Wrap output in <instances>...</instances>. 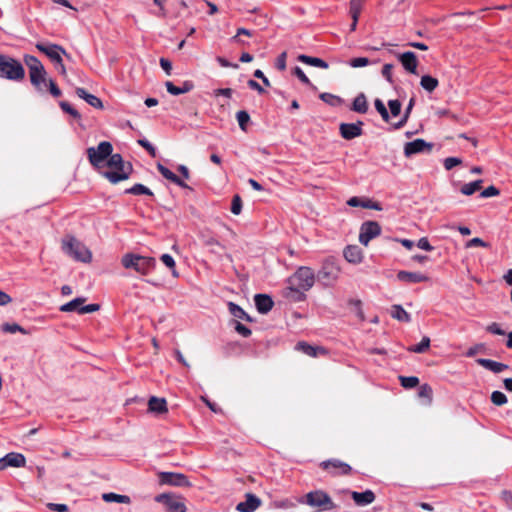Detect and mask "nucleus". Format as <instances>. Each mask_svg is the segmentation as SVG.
Segmentation results:
<instances>
[{
  "label": "nucleus",
  "mask_w": 512,
  "mask_h": 512,
  "mask_svg": "<svg viewBox=\"0 0 512 512\" xmlns=\"http://www.w3.org/2000/svg\"><path fill=\"white\" fill-rule=\"evenodd\" d=\"M107 165L112 170L104 171L102 175L112 184L127 180L133 171L131 163H125L122 156L118 153H111L107 159Z\"/></svg>",
  "instance_id": "1"
},
{
  "label": "nucleus",
  "mask_w": 512,
  "mask_h": 512,
  "mask_svg": "<svg viewBox=\"0 0 512 512\" xmlns=\"http://www.w3.org/2000/svg\"><path fill=\"white\" fill-rule=\"evenodd\" d=\"M157 170L165 179L171 181L172 183L178 185L179 187L189 188V186L180 177H178L175 173H173L171 170H169L161 163L157 164Z\"/></svg>",
  "instance_id": "27"
},
{
  "label": "nucleus",
  "mask_w": 512,
  "mask_h": 512,
  "mask_svg": "<svg viewBox=\"0 0 512 512\" xmlns=\"http://www.w3.org/2000/svg\"><path fill=\"white\" fill-rule=\"evenodd\" d=\"M418 397L425 400V405H431L433 401L432 387L427 383L422 384L418 390Z\"/></svg>",
  "instance_id": "36"
},
{
  "label": "nucleus",
  "mask_w": 512,
  "mask_h": 512,
  "mask_svg": "<svg viewBox=\"0 0 512 512\" xmlns=\"http://www.w3.org/2000/svg\"><path fill=\"white\" fill-rule=\"evenodd\" d=\"M289 282L303 291H308L315 283L314 271L306 266L299 267L290 277Z\"/></svg>",
  "instance_id": "10"
},
{
  "label": "nucleus",
  "mask_w": 512,
  "mask_h": 512,
  "mask_svg": "<svg viewBox=\"0 0 512 512\" xmlns=\"http://www.w3.org/2000/svg\"><path fill=\"white\" fill-rule=\"evenodd\" d=\"M340 267L333 257L325 259L322 263L321 269L317 273V278L324 285H332L340 275Z\"/></svg>",
  "instance_id": "9"
},
{
  "label": "nucleus",
  "mask_w": 512,
  "mask_h": 512,
  "mask_svg": "<svg viewBox=\"0 0 512 512\" xmlns=\"http://www.w3.org/2000/svg\"><path fill=\"white\" fill-rule=\"evenodd\" d=\"M476 246L488 247V243L484 242L481 238H478V237L472 238L471 240H469L466 243V248H471V247H476Z\"/></svg>",
  "instance_id": "62"
},
{
  "label": "nucleus",
  "mask_w": 512,
  "mask_h": 512,
  "mask_svg": "<svg viewBox=\"0 0 512 512\" xmlns=\"http://www.w3.org/2000/svg\"><path fill=\"white\" fill-rule=\"evenodd\" d=\"M397 278L407 283H421L429 281V277L419 272L399 271Z\"/></svg>",
  "instance_id": "23"
},
{
  "label": "nucleus",
  "mask_w": 512,
  "mask_h": 512,
  "mask_svg": "<svg viewBox=\"0 0 512 512\" xmlns=\"http://www.w3.org/2000/svg\"><path fill=\"white\" fill-rule=\"evenodd\" d=\"M242 210V199L239 195H234L231 203V212L235 215L241 213Z\"/></svg>",
  "instance_id": "53"
},
{
  "label": "nucleus",
  "mask_w": 512,
  "mask_h": 512,
  "mask_svg": "<svg viewBox=\"0 0 512 512\" xmlns=\"http://www.w3.org/2000/svg\"><path fill=\"white\" fill-rule=\"evenodd\" d=\"M228 310L230 314L237 320H245L247 322H252V318L237 304L233 302L228 303Z\"/></svg>",
  "instance_id": "34"
},
{
  "label": "nucleus",
  "mask_w": 512,
  "mask_h": 512,
  "mask_svg": "<svg viewBox=\"0 0 512 512\" xmlns=\"http://www.w3.org/2000/svg\"><path fill=\"white\" fill-rule=\"evenodd\" d=\"M236 118L239 124V127L242 131H247V125L250 122V116L245 110L238 111L236 113Z\"/></svg>",
  "instance_id": "47"
},
{
  "label": "nucleus",
  "mask_w": 512,
  "mask_h": 512,
  "mask_svg": "<svg viewBox=\"0 0 512 512\" xmlns=\"http://www.w3.org/2000/svg\"><path fill=\"white\" fill-rule=\"evenodd\" d=\"M482 183H483V180L479 179V180L464 184L460 188V192L464 195L470 196L482 188Z\"/></svg>",
  "instance_id": "41"
},
{
  "label": "nucleus",
  "mask_w": 512,
  "mask_h": 512,
  "mask_svg": "<svg viewBox=\"0 0 512 512\" xmlns=\"http://www.w3.org/2000/svg\"><path fill=\"white\" fill-rule=\"evenodd\" d=\"M433 148V144L426 142L424 139H415L411 142H407L404 146V155L406 157H411L412 155L423 153V152H431Z\"/></svg>",
  "instance_id": "16"
},
{
  "label": "nucleus",
  "mask_w": 512,
  "mask_h": 512,
  "mask_svg": "<svg viewBox=\"0 0 512 512\" xmlns=\"http://www.w3.org/2000/svg\"><path fill=\"white\" fill-rule=\"evenodd\" d=\"M374 105H375V109L377 110V112L381 115L382 119L385 121V122H388L389 119H390V116H389V113L384 105V103L382 102V100L380 99H376L374 101Z\"/></svg>",
  "instance_id": "50"
},
{
  "label": "nucleus",
  "mask_w": 512,
  "mask_h": 512,
  "mask_svg": "<svg viewBox=\"0 0 512 512\" xmlns=\"http://www.w3.org/2000/svg\"><path fill=\"white\" fill-rule=\"evenodd\" d=\"M420 85L424 90L433 92L438 87L439 82L436 78L430 75H424L421 77Z\"/></svg>",
  "instance_id": "39"
},
{
  "label": "nucleus",
  "mask_w": 512,
  "mask_h": 512,
  "mask_svg": "<svg viewBox=\"0 0 512 512\" xmlns=\"http://www.w3.org/2000/svg\"><path fill=\"white\" fill-rule=\"evenodd\" d=\"M391 316L400 321L408 323L411 321L410 314L407 313L401 305H393L391 308Z\"/></svg>",
  "instance_id": "35"
},
{
  "label": "nucleus",
  "mask_w": 512,
  "mask_h": 512,
  "mask_svg": "<svg viewBox=\"0 0 512 512\" xmlns=\"http://www.w3.org/2000/svg\"><path fill=\"white\" fill-rule=\"evenodd\" d=\"M286 52H282L276 59L275 66L278 70L284 71L286 69Z\"/></svg>",
  "instance_id": "60"
},
{
  "label": "nucleus",
  "mask_w": 512,
  "mask_h": 512,
  "mask_svg": "<svg viewBox=\"0 0 512 512\" xmlns=\"http://www.w3.org/2000/svg\"><path fill=\"white\" fill-rule=\"evenodd\" d=\"M319 98L326 104L333 106V107H339L344 104V100L341 97L331 94V93H326V92L321 93L319 95Z\"/></svg>",
  "instance_id": "38"
},
{
  "label": "nucleus",
  "mask_w": 512,
  "mask_h": 512,
  "mask_svg": "<svg viewBox=\"0 0 512 512\" xmlns=\"http://www.w3.org/2000/svg\"><path fill=\"white\" fill-rule=\"evenodd\" d=\"M25 77V70L20 61L0 54V78L11 81H22Z\"/></svg>",
  "instance_id": "2"
},
{
  "label": "nucleus",
  "mask_w": 512,
  "mask_h": 512,
  "mask_svg": "<svg viewBox=\"0 0 512 512\" xmlns=\"http://www.w3.org/2000/svg\"><path fill=\"white\" fill-rule=\"evenodd\" d=\"M362 121L357 123H341L340 134L346 140H351L362 135Z\"/></svg>",
  "instance_id": "18"
},
{
  "label": "nucleus",
  "mask_w": 512,
  "mask_h": 512,
  "mask_svg": "<svg viewBox=\"0 0 512 512\" xmlns=\"http://www.w3.org/2000/svg\"><path fill=\"white\" fill-rule=\"evenodd\" d=\"M85 301H86V299L82 298V297L75 298L72 301H70L66 304H63L60 307V311L61 312L77 311L79 314H87V313H93L100 309L99 304H89V305L83 306V303Z\"/></svg>",
  "instance_id": "12"
},
{
  "label": "nucleus",
  "mask_w": 512,
  "mask_h": 512,
  "mask_svg": "<svg viewBox=\"0 0 512 512\" xmlns=\"http://www.w3.org/2000/svg\"><path fill=\"white\" fill-rule=\"evenodd\" d=\"M430 347V338L427 336H424L420 343L417 345L411 346L408 348V351L414 352V353H424L426 352Z\"/></svg>",
  "instance_id": "44"
},
{
  "label": "nucleus",
  "mask_w": 512,
  "mask_h": 512,
  "mask_svg": "<svg viewBox=\"0 0 512 512\" xmlns=\"http://www.w3.org/2000/svg\"><path fill=\"white\" fill-rule=\"evenodd\" d=\"M397 58L408 73L417 75L418 59L414 52L397 54Z\"/></svg>",
  "instance_id": "17"
},
{
  "label": "nucleus",
  "mask_w": 512,
  "mask_h": 512,
  "mask_svg": "<svg viewBox=\"0 0 512 512\" xmlns=\"http://www.w3.org/2000/svg\"><path fill=\"white\" fill-rule=\"evenodd\" d=\"M414 105H415V98H414V97H412V98L409 100V103H408V105H407V107H406V109H405V112H404L403 117L401 118V120H400L398 123H396V124L394 125V128H395V129H400V128H402V127L407 123V121H408V119H409V116H410V113H411V111H412V109H413Z\"/></svg>",
  "instance_id": "43"
},
{
  "label": "nucleus",
  "mask_w": 512,
  "mask_h": 512,
  "mask_svg": "<svg viewBox=\"0 0 512 512\" xmlns=\"http://www.w3.org/2000/svg\"><path fill=\"white\" fill-rule=\"evenodd\" d=\"M60 107H61V109H62L64 112H66V113L70 114V115H71L72 117H74L75 119H80V118H81L80 113H79L76 109H74V108H73V107H72L68 102H66V101H61V102H60Z\"/></svg>",
  "instance_id": "51"
},
{
  "label": "nucleus",
  "mask_w": 512,
  "mask_h": 512,
  "mask_svg": "<svg viewBox=\"0 0 512 512\" xmlns=\"http://www.w3.org/2000/svg\"><path fill=\"white\" fill-rule=\"evenodd\" d=\"M352 499L358 506H366L375 501V494L372 490H366L364 492L351 491Z\"/></svg>",
  "instance_id": "21"
},
{
  "label": "nucleus",
  "mask_w": 512,
  "mask_h": 512,
  "mask_svg": "<svg viewBox=\"0 0 512 512\" xmlns=\"http://www.w3.org/2000/svg\"><path fill=\"white\" fill-rule=\"evenodd\" d=\"M283 296L292 302H301L306 298L304 291L292 284L283 291Z\"/></svg>",
  "instance_id": "30"
},
{
  "label": "nucleus",
  "mask_w": 512,
  "mask_h": 512,
  "mask_svg": "<svg viewBox=\"0 0 512 512\" xmlns=\"http://www.w3.org/2000/svg\"><path fill=\"white\" fill-rule=\"evenodd\" d=\"M126 269H134L136 272L147 275L156 266V260L153 257H145L132 253L125 254L121 260Z\"/></svg>",
  "instance_id": "4"
},
{
  "label": "nucleus",
  "mask_w": 512,
  "mask_h": 512,
  "mask_svg": "<svg viewBox=\"0 0 512 512\" xmlns=\"http://www.w3.org/2000/svg\"><path fill=\"white\" fill-rule=\"evenodd\" d=\"M388 106L393 116H398L401 112L402 104L399 100H389Z\"/></svg>",
  "instance_id": "56"
},
{
  "label": "nucleus",
  "mask_w": 512,
  "mask_h": 512,
  "mask_svg": "<svg viewBox=\"0 0 512 512\" xmlns=\"http://www.w3.org/2000/svg\"><path fill=\"white\" fill-rule=\"evenodd\" d=\"M231 325L233 326L235 331L242 337L247 338L252 334V331L248 327H246L245 325H243L240 321H238L236 319H233L231 321Z\"/></svg>",
  "instance_id": "46"
},
{
  "label": "nucleus",
  "mask_w": 512,
  "mask_h": 512,
  "mask_svg": "<svg viewBox=\"0 0 512 512\" xmlns=\"http://www.w3.org/2000/svg\"><path fill=\"white\" fill-rule=\"evenodd\" d=\"M351 110L361 114H364L368 111L367 98L364 93H360L355 97Z\"/></svg>",
  "instance_id": "32"
},
{
  "label": "nucleus",
  "mask_w": 512,
  "mask_h": 512,
  "mask_svg": "<svg viewBox=\"0 0 512 512\" xmlns=\"http://www.w3.org/2000/svg\"><path fill=\"white\" fill-rule=\"evenodd\" d=\"M36 48L45 54L54 65H60L61 74L66 75V68L63 64L62 56L64 55L70 59V55L62 46L53 43H37Z\"/></svg>",
  "instance_id": "6"
},
{
  "label": "nucleus",
  "mask_w": 512,
  "mask_h": 512,
  "mask_svg": "<svg viewBox=\"0 0 512 512\" xmlns=\"http://www.w3.org/2000/svg\"><path fill=\"white\" fill-rule=\"evenodd\" d=\"M148 410L155 414H164L168 412L165 398L152 396L148 401Z\"/></svg>",
  "instance_id": "28"
},
{
  "label": "nucleus",
  "mask_w": 512,
  "mask_h": 512,
  "mask_svg": "<svg viewBox=\"0 0 512 512\" xmlns=\"http://www.w3.org/2000/svg\"><path fill=\"white\" fill-rule=\"evenodd\" d=\"M112 152L113 146L108 141H102L97 147H89L86 150L90 164L97 169L103 167L104 162L107 161Z\"/></svg>",
  "instance_id": "7"
},
{
  "label": "nucleus",
  "mask_w": 512,
  "mask_h": 512,
  "mask_svg": "<svg viewBox=\"0 0 512 512\" xmlns=\"http://www.w3.org/2000/svg\"><path fill=\"white\" fill-rule=\"evenodd\" d=\"M1 330L5 333H16L21 332L23 334L26 333L25 329L18 325L17 323H4L1 326Z\"/></svg>",
  "instance_id": "49"
},
{
  "label": "nucleus",
  "mask_w": 512,
  "mask_h": 512,
  "mask_svg": "<svg viewBox=\"0 0 512 512\" xmlns=\"http://www.w3.org/2000/svg\"><path fill=\"white\" fill-rule=\"evenodd\" d=\"M158 478L161 484L171 485L176 487H189L191 483L188 478L182 473L174 472H159Z\"/></svg>",
  "instance_id": "15"
},
{
  "label": "nucleus",
  "mask_w": 512,
  "mask_h": 512,
  "mask_svg": "<svg viewBox=\"0 0 512 512\" xmlns=\"http://www.w3.org/2000/svg\"><path fill=\"white\" fill-rule=\"evenodd\" d=\"M462 163V160L460 158L456 157H448L444 160V167L446 170H451L455 166H458Z\"/></svg>",
  "instance_id": "59"
},
{
  "label": "nucleus",
  "mask_w": 512,
  "mask_h": 512,
  "mask_svg": "<svg viewBox=\"0 0 512 512\" xmlns=\"http://www.w3.org/2000/svg\"><path fill=\"white\" fill-rule=\"evenodd\" d=\"M364 2L365 0H350L349 15L351 16L352 20H359Z\"/></svg>",
  "instance_id": "37"
},
{
  "label": "nucleus",
  "mask_w": 512,
  "mask_h": 512,
  "mask_svg": "<svg viewBox=\"0 0 512 512\" xmlns=\"http://www.w3.org/2000/svg\"><path fill=\"white\" fill-rule=\"evenodd\" d=\"M138 144L143 147L151 157H156V149L155 147L146 139H139Z\"/></svg>",
  "instance_id": "54"
},
{
  "label": "nucleus",
  "mask_w": 512,
  "mask_h": 512,
  "mask_svg": "<svg viewBox=\"0 0 512 512\" xmlns=\"http://www.w3.org/2000/svg\"><path fill=\"white\" fill-rule=\"evenodd\" d=\"M48 86H49V91L53 97L57 98V97L61 96L62 92L53 80H51V79L49 80Z\"/></svg>",
  "instance_id": "64"
},
{
  "label": "nucleus",
  "mask_w": 512,
  "mask_h": 512,
  "mask_svg": "<svg viewBox=\"0 0 512 512\" xmlns=\"http://www.w3.org/2000/svg\"><path fill=\"white\" fill-rule=\"evenodd\" d=\"M294 74L298 77V79L306 84V85H311V81L309 80V78L306 76V74L303 72V70L300 68V67H295L294 68Z\"/></svg>",
  "instance_id": "61"
},
{
  "label": "nucleus",
  "mask_w": 512,
  "mask_h": 512,
  "mask_svg": "<svg viewBox=\"0 0 512 512\" xmlns=\"http://www.w3.org/2000/svg\"><path fill=\"white\" fill-rule=\"evenodd\" d=\"M161 261L168 267L172 270V274L174 276H177V272L175 270V261L173 259V257L169 254H163L161 257H160Z\"/></svg>",
  "instance_id": "52"
},
{
  "label": "nucleus",
  "mask_w": 512,
  "mask_h": 512,
  "mask_svg": "<svg viewBox=\"0 0 512 512\" xmlns=\"http://www.w3.org/2000/svg\"><path fill=\"white\" fill-rule=\"evenodd\" d=\"M76 94L79 98L85 100L89 105L96 109H102L103 103L97 96L88 93L84 88H77Z\"/></svg>",
  "instance_id": "29"
},
{
  "label": "nucleus",
  "mask_w": 512,
  "mask_h": 512,
  "mask_svg": "<svg viewBox=\"0 0 512 512\" xmlns=\"http://www.w3.org/2000/svg\"><path fill=\"white\" fill-rule=\"evenodd\" d=\"M246 500L240 502L236 506V510L239 512H254L261 506V500L252 493H247L245 495Z\"/></svg>",
  "instance_id": "20"
},
{
  "label": "nucleus",
  "mask_w": 512,
  "mask_h": 512,
  "mask_svg": "<svg viewBox=\"0 0 512 512\" xmlns=\"http://www.w3.org/2000/svg\"><path fill=\"white\" fill-rule=\"evenodd\" d=\"M486 330L492 334L505 335V331L503 329H501L500 326L495 322L489 324L486 327Z\"/></svg>",
  "instance_id": "63"
},
{
  "label": "nucleus",
  "mask_w": 512,
  "mask_h": 512,
  "mask_svg": "<svg viewBox=\"0 0 512 512\" xmlns=\"http://www.w3.org/2000/svg\"><path fill=\"white\" fill-rule=\"evenodd\" d=\"M295 349L310 357H319L328 355V350L322 346H313L305 341L296 344Z\"/></svg>",
  "instance_id": "19"
},
{
  "label": "nucleus",
  "mask_w": 512,
  "mask_h": 512,
  "mask_svg": "<svg viewBox=\"0 0 512 512\" xmlns=\"http://www.w3.org/2000/svg\"><path fill=\"white\" fill-rule=\"evenodd\" d=\"M125 193L133 194V195H148L153 196V192L143 184L137 183L133 185L131 188L126 189Z\"/></svg>",
  "instance_id": "42"
},
{
  "label": "nucleus",
  "mask_w": 512,
  "mask_h": 512,
  "mask_svg": "<svg viewBox=\"0 0 512 512\" xmlns=\"http://www.w3.org/2000/svg\"><path fill=\"white\" fill-rule=\"evenodd\" d=\"M344 258L353 264H359L363 260V252L357 245H349L343 251Z\"/></svg>",
  "instance_id": "24"
},
{
  "label": "nucleus",
  "mask_w": 512,
  "mask_h": 512,
  "mask_svg": "<svg viewBox=\"0 0 512 512\" xmlns=\"http://www.w3.org/2000/svg\"><path fill=\"white\" fill-rule=\"evenodd\" d=\"M102 499L105 502H108V503H110V502H117V503L129 504L131 502L129 496L120 495V494H116V493H113V492L104 493L102 495Z\"/></svg>",
  "instance_id": "40"
},
{
  "label": "nucleus",
  "mask_w": 512,
  "mask_h": 512,
  "mask_svg": "<svg viewBox=\"0 0 512 512\" xmlns=\"http://www.w3.org/2000/svg\"><path fill=\"white\" fill-rule=\"evenodd\" d=\"M5 461L8 467L20 468L26 465V458L21 453L11 452L5 455Z\"/></svg>",
  "instance_id": "31"
},
{
  "label": "nucleus",
  "mask_w": 512,
  "mask_h": 512,
  "mask_svg": "<svg viewBox=\"0 0 512 512\" xmlns=\"http://www.w3.org/2000/svg\"><path fill=\"white\" fill-rule=\"evenodd\" d=\"M321 468L328 471L332 476L349 475L352 468L349 464L339 459H329L321 462Z\"/></svg>",
  "instance_id": "14"
},
{
  "label": "nucleus",
  "mask_w": 512,
  "mask_h": 512,
  "mask_svg": "<svg viewBox=\"0 0 512 512\" xmlns=\"http://www.w3.org/2000/svg\"><path fill=\"white\" fill-rule=\"evenodd\" d=\"M399 381L405 389H411L419 385V378L416 376H399Z\"/></svg>",
  "instance_id": "45"
},
{
  "label": "nucleus",
  "mask_w": 512,
  "mask_h": 512,
  "mask_svg": "<svg viewBox=\"0 0 512 512\" xmlns=\"http://www.w3.org/2000/svg\"><path fill=\"white\" fill-rule=\"evenodd\" d=\"M298 60L304 64L314 66L317 68L327 69L329 67L326 61L317 57H312L304 54L299 55Z\"/></svg>",
  "instance_id": "33"
},
{
  "label": "nucleus",
  "mask_w": 512,
  "mask_h": 512,
  "mask_svg": "<svg viewBox=\"0 0 512 512\" xmlns=\"http://www.w3.org/2000/svg\"><path fill=\"white\" fill-rule=\"evenodd\" d=\"M62 249L76 261L85 263L91 261L92 254L90 250L74 236L68 235L62 240Z\"/></svg>",
  "instance_id": "3"
},
{
  "label": "nucleus",
  "mask_w": 512,
  "mask_h": 512,
  "mask_svg": "<svg viewBox=\"0 0 512 512\" xmlns=\"http://www.w3.org/2000/svg\"><path fill=\"white\" fill-rule=\"evenodd\" d=\"M24 62L29 69L31 84L39 91H43L46 84V70L38 58L32 55H25Z\"/></svg>",
  "instance_id": "5"
},
{
  "label": "nucleus",
  "mask_w": 512,
  "mask_h": 512,
  "mask_svg": "<svg viewBox=\"0 0 512 512\" xmlns=\"http://www.w3.org/2000/svg\"><path fill=\"white\" fill-rule=\"evenodd\" d=\"M393 64H390V63H387V64H384L383 67H382V76L390 83L392 84L394 81H393V77H392V70H393Z\"/></svg>",
  "instance_id": "55"
},
{
  "label": "nucleus",
  "mask_w": 512,
  "mask_h": 512,
  "mask_svg": "<svg viewBox=\"0 0 512 512\" xmlns=\"http://www.w3.org/2000/svg\"><path fill=\"white\" fill-rule=\"evenodd\" d=\"M305 497V503L318 511H329L337 508L331 497L322 490L311 491Z\"/></svg>",
  "instance_id": "8"
},
{
  "label": "nucleus",
  "mask_w": 512,
  "mask_h": 512,
  "mask_svg": "<svg viewBox=\"0 0 512 512\" xmlns=\"http://www.w3.org/2000/svg\"><path fill=\"white\" fill-rule=\"evenodd\" d=\"M155 501L164 504L168 512H187V507L182 496L162 493L155 497Z\"/></svg>",
  "instance_id": "11"
},
{
  "label": "nucleus",
  "mask_w": 512,
  "mask_h": 512,
  "mask_svg": "<svg viewBox=\"0 0 512 512\" xmlns=\"http://www.w3.org/2000/svg\"><path fill=\"white\" fill-rule=\"evenodd\" d=\"M381 234V226L376 221H366L362 223L359 233V242L368 246L369 242Z\"/></svg>",
  "instance_id": "13"
},
{
  "label": "nucleus",
  "mask_w": 512,
  "mask_h": 512,
  "mask_svg": "<svg viewBox=\"0 0 512 512\" xmlns=\"http://www.w3.org/2000/svg\"><path fill=\"white\" fill-rule=\"evenodd\" d=\"M165 87L168 91V93L172 95H180L184 93H188L193 90L194 84L192 81H184L181 86H176L171 81H167L165 83Z\"/></svg>",
  "instance_id": "26"
},
{
  "label": "nucleus",
  "mask_w": 512,
  "mask_h": 512,
  "mask_svg": "<svg viewBox=\"0 0 512 512\" xmlns=\"http://www.w3.org/2000/svg\"><path fill=\"white\" fill-rule=\"evenodd\" d=\"M500 194V191L498 188H496L495 186L491 185L489 187H487L486 189H484L480 196L483 197V198H489V197H494V196H498Z\"/></svg>",
  "instance_id": "58"
},
{
  "label": "nucleus",
  "mask_w": 512,
  "mask_h": 512,
  "mask_svg": "<svg viewBox=\"0 0 512 512\" xmlns=\"http://www.w3.org/2000/svg\"><path fill=\"white\" fill-rule=\"evenodd\" d=\"M370 61L366 57H358L350 60V66L353 68H360L369 65Z\"/></svg>",
  "instance_id": "57"
},
{
  "label": "nucleus",
  "mask_w": 512,
  "mask_h": 512,
  "mask_svg": "<svg viewBox=\"0 0 512 512\" xmlns=\"http://www.w3.org/2000/svg\"><path fill=\"white\" fill-rule=\"evenodd\" d=\"M254 301L258 312L261 314L268 313L274 306L272 298L267 294H256Z\"/></svg>",
  "instance_id": "22"
},
{
  "label": "nucleus",
  "mask_w": 512,
  "mask_h": 512,
  "mask_svg": "<svg viewBox=\"0 0 512 512\" xmlns=\"http://www.w3.org/2000/svg\"><path fill=\"white\" fill-rule=\"evenodd\" d=\"M508 399L501 391H494L491 394V402L496 406H502L507 403Z\"/></svg>",
  "instance_id": "48"
},
{
  "label": "nucleus",
  "mask_w": 512,
  "mask_h": 512,
  "mask_svg": "<svg viewBox=\"0 0 512 512\" xmlns=\"http://www.w3.org/2000/svg\"><path fill=\"white\" fill-rule=\"evenodd\" d=\"M476 362L483 368L488 369L494 373H501L509 368L507 364L500 363L491 359L478 358Z\"/></svg>",
  "instance_id": "25"
}]
</instances>
